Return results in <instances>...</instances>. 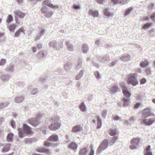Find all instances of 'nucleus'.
<instances>
[{
    "label": "nucleus",
    "instance_id": "nucleus-1",
    "mask_svg": "<svg viewBox=\"0 0 155 155\" xmlns=\"http://www.w3.org/2000/svg\"><path fill=\"white\" fill-rule=\"evenodd\" d=\"M51 120L53 124L49 126V128L51 130H55L60 127V124L58 122L59 121V118L58 117H53L51 119Z\"/></svg>",
    "mask_w": 155,
    "mask_h": 155
},
{
    "label": "nucleus",
    "instance_id": "nucleus-2",
    "mask_svg": "<svg viewBox=\"0 0 155 155\" xmlns=\"http://www.w3.org/2000/svg\"><path fill=\"white\" fill-rule=\"evenodd\" d=\"M23 130L19 129V136L20 137H24L25 134H30L31 133V129L30 127L26 124H24L23 127Z\"/></svg>",
    "mask_w": 155,
    "mask_h": 155
},
{
    "label": "nucleus",
    "instance_id": "nucleus-3",
    "mask_svg": "<svg viewBox=\"0 0 155 155\" xmlns=\"http://www.w3.org/2000/svg\"><path fill=\"white\" fill-rule=\"evenodd\" d=\"M127 81L128 84H131L134 86L138 84V82L137 79V74H129L128 75Z\"/></svg>",
    "mask_w": 155,
    "mask_h": 155
},
{
    "label": "nucleus",
    "instance_id": "nucleus-4",
    "mask_svg": "<svg viewBox=\"0 0 155 155\" xmlns=\"http://www.w3.org/2000/svg\"><path fill=\"white\" fill-rule=\"evenodd\" d=\"M154 116V114L151 112V109L149 108H145L142 111V117L144 118Z\"/></svg>",
    "mask_w": 155,
    "mask_h": 155
},
{
    "label": "nucleus",
    "instance_id": "nucleus-5",
    "mask_svg": "<svg viewBox=\"0 0 155 155\" xmlns=\"http://www.w3.org/2000/svg\"><path fill=\"white\" fill-rule=\"evenodd\" d=\"M140 139L139 137L134 138L132 139L131 141V145L130 146V148L131 149H135L139 144Z\"/></svg>",
    "mask_w": 155,
    "mask_h": 155
},
{
    "label": "nucleus",
    "instance_id": "nucleus-6",
    "mask_svg": "<svg viewBox=\"0 0 155 155\" xmlns=\"http://www.w3.org/2000/svg\"><path fill=\"white\" fill-rule=\"evenodd\" d=\"M155 121L154 118H150L147 119L145 118L141 120V122L143 124L147 126H150L152 125Z\"/></svg>",
    "mask_w": 155,
    "mask_h": 155
},
{
    "label": "nucleus",
    "instance_id": "nucleus-7",
    "mask_svg": "<svg viewBox=\"0 0 155 155\" xmlns=\"http://www.w3.org/2000/svg\"><path fill=\"white\" fill-rule=\"evenodd\" d=\"M108 140L106 139L104 140L102 143L99 147L98 149V151L100 153L101 151L106 149L107 147Z\"/></svg>",
    "mask_w": 155,
    "mask_h": 155
},
{
    "label": "nucleus",
    "instance_id": "nucleus-8",
    "mask_svg": "<svg viewBox=\"0 0 155 155\" xmlns=\"http://www.w3.org/2000/svg\"><path fill=\"white\" fill-rule=\"evenodd\" d=\"M14 13L15 15V18L16 23H17V17H18L20 18H23L25 16V14L20 11H17L14 12Z\"/></svg>",
    "mask_w": 155,
    "mask_h": 155
},
{
    "label": "nucleus",
    "instance_id": "nucleus-9",
    "mask_svg": "<svg viewBox=\"0 0 155 155\" xmlns=\"http://www.w3.org/2000/svg\"><path fill=\"white\" fill-rule=\"evenodd\" d=\"M27 123H28L33 126H36L38 122L37 119L34 118H31L27 120Z\"/></svg>",
    "mask_w": 155,
    "mask_h": 155
},
{
    "label": "nucleus",
    "instance_id": "nucleus-10",
    "mask_svg": "<svg viewBox=\"0 0 155 155\" xmlns=\"http://www.w3.org/2000/svg\"><path fill=\"white\" fill-rule=\"evenodd\" d=\"M82 128L79 125H76L74 126L72 130V132L76 133L82 130Z\"/></svg>",
    "mask_w": 155,
    "mask_h": 155
},
{
    "label": "nucleus",
    "instance_id": "nucleus-11",
    "mask_svg": "<svg viewBox=\"0 0 155 155\" xmlns=\"http://www.w3.org/2000/svg\"><path fill=\"white\" fill-rule=\"evenodd\" d=\"M43 5H47L48 6L53 8H55L58 7L56 5H54L51 3L48 0H45L43 2Z\"/></svg>",
    "mask_w": 155,
    "mask_h": 155
},
{
    "label": "nucleus",
    "instance_id": "nucleus-12",
    "mask_svg": "<svg viewBox=\"0 0 155 155\" xmlns=\"http://www.w3.org/2000/svg\"><path fill=\"white\" fill-rule=\"evenodd\" d=\"M150 146L149 145L144 149V155H153L150 151Z\"/></svg>",
    "mask_w": 155,
    "mask_h": 155
},
{
    "label": "nucleus",
    "instance_id": "nucleus-13",
    "mask_svg": "<svg viewBox=\"0 0 155 155\" xmlns=\"http://www.w3.org/2000/svg\"><path fill=\"white\" fill-rule=\"evenodd\" d=\"M10 147V145L7 144L5 145L2 150V151L3 153H5L8 151Z\"/></svg>",
    "mask_w": 155,
    "mask_h": 155
},
{
    "label": "nucleus",
    "instance_id": "nucleus-14",
    "mask_svg": "<svg viewBox=\"0 0 155 155\" xmlns=\"http://www.w3.org/2000/svg\"><path fill=\"white\" fill-rule=\"evenodd\" d=\"M149 62L147 60H145L144 61H141L140 64V66L142 67H146L148 65Z\"/></svg>",
    "mask_w": 155,
    "mask_h": 155
},
{
    "label": "nucleus",
    "instance_id": "nucleus-15",
    "mask_svg": "<svg viewBox=\"0 0 155 155\" xmlns=\"http://www.w3.org/2000/svg\"><path fill=\"white\" fill-rule=\"evenodd\" d=\"M116 129H110L108 132L109 134L111 136L116 135L117 133Z\"/></svg>",
    "mask_w": 155,
    "mask_h": 155
},
{
    "label": "nucleus",
    "instance_id": "nucleus-16",
    "mask_svg": "<svg viewBox=\"0 0 155 155\" xmlns=\"http://www.w3.org/2000/svg\"><path fill=\"white\" fill-rule=\"evenodd\" d=\"M36 151L40 152H44L47 153L49 152V150L48 149H45L43 148H39L37 149Z\"/></svg>",
    "mask_w": 155,
    "mask_h": 155
},
{
    "label": "nucleus",
    "instance_id": "nucleus-17",
    "mask_svg": "<svg viewBox=\"0 0 155 155\" xmlns=\"http://www.w3.org/2000/svg\"><path fill=\"white\" fill-rule=\"evenodd\" d=\"M58 139V136L56 135H53L49 138V140L51 141H57Z\"/></svg>",
    "mask_w": 155,
    "mask_h": 155
},
{
    "label": "nucleus",
    "instance_id": "nucleus-18",
    "mask_svg": "<svg viewBox=\"0 0 155 155\" xmlns=\"http://www.w3.org/2000/svg\"><path fill=\"white\" fill-rule=\"evenodd\" d=\"M16 25L15 24H12L10 25L8 27V28L10 31H14L16 28Z\"/></svg>",
    "mask_w": 155,
    "mask_h": 155
},
{
    "label": "nucleus",
    "instance_id": "nucleus-19",
    "mask_svg": "<svg viewBox=\"0 0 155 155\" xmlns=\"http://www.w3.org/2000/svg\"><path fill=\"white\" fill-rule=\"evenodd\" d=\"M87 152V149L86 148H84L80 150L79 154V155H85Z\"/></svg>",
    "mask_w": 155,
    "mask_h": 155
},
{
    "label": "nucleus",
    "instance_id": "nucleus-20",
    "mask_svg": "<svg viewBox=\"0 0 155 155\" xmlns=\"http://www.w3.org/2000/svg\"><path fill=\"white\" fill-rule=\"evenodd\" d=\"M13 136V134L12 133L9 134L7 137V140L8 142L12 141V138Z\"/></svg>",
    "mask_w": 155,
    "mask_h": 155
},
{
    "label": "nucleus",
    "instance_id": "nucleus-21",
    "mask_svg": "<svg viewBox=\"0 0 155 155\" xmlns=\"http://www.w3.org/2000/svg\"><path fill=\"white\" fill-rule=\"evenodd\" d=\"M24 31L23 28L22 27H21L19 28L15 33V36L16 37H18L19 35L20 34Z\"/></svg>",
    "mask_w": 155,
    "mask_h": 155
},
{
    "label": "nucleus",
    "instance_id": "nucleus-22",
    "mask_svg": "<svg viewBox=\"0 0 155 155\" xmlns=\"http://www.w3.org/2000/svg\"><path fill=\"white\" fill-rule=\"evenodd\" d=\"M89 14L94 17H97L98 15V13L97 12L93 11L92 10H90L89 11Z\"/></svg>",
    "mask_w": 155,
    "mask_h": 155
},
{
    "label": "nucleus",
    "instance_id": "nucleus-23",
    "mask_svg": "<svg viewBox=\"0 0 155 155\" xmlns=\"http://www.w3.org/2000/svg\"><path fill=\"white\" fill-rule=\"evenodd\" d=\"M69 147L71 149L75 150L77 148V145L74 142H72L70 144Z\"/></svg>",
    "mask_w": 155,
    "mask_h": 155
},
{
    "label": "nucleus",
    "instance_id": "nucleus-24",
    "mask_svg": "<svg viewBox=\"0 0 155 155\" xmlns=\"http://www.w3.org/2000/svg\"><path fill=\"white\" fill-rule=\"evenodd\" d=\"M12 20H13V18H12V16L10 15H8V17H7V20H6L7 23H8V24H9L12 21Z\"/></svg>",
    "mask_w": 155,
    "mask_h": 155
},
{
    "label": "nucleus",
    "instance_id": "nucleus-25",
    "mask_svg": "<svg viewBox=\"0 0 155 155\" xmlns=\"http://www.w3.org/2000/svg\"><path fill=\"white\" fill-rule=\"evenodd\" d=\"M152 24L151 23H147L145 25L142 27V28L144 29H146L148 28H149L151 26Z\"/></svg>",
    "mask_w": 155,
    "mask_h": 155
},
{
    "label": "nucleus",
    "instance_id": "nucleus-26",
    "mask_svg": "<svg viewBox=\"0 0 155 155\" xmlns=\"http://www.w3.org/2000/svg\"><path fill=\"white\" fill-rule=\"evenodd\" d=\"M118 88L116 86H114L111 88V91L113 92H116L118 90Z\"/></svg>",
    "mask_w": 155,
    "mask_h": 155
},
{
    "label": "nucleus",
    "instance_id": "nucleus-27",
    "mask_svg": "<svg viewBox=\"0 0 155 155\" xmlns=\"http://www.w3.org/2000/svg\"><path fill=\"white\" fill-rule=\"evenodd\" d=\"M104 13L106 15L108 16H111L112 15L111 14L108 12V10L107 9H105L104 10Z\"/></svg>",
    "mask_w": 155,
    "mask_h": 155
},
{
    "label": "nucleus",
    "instance_id": "nucleus-28",
    "mask_svg": "<svg viewBox=\"0 0 155 155\" xmlns=\"http://www.w3.org/2000/svg\"><path fill=\"white\" fill-rule=\"evenodd\" d=\"M90 148H91V150L90 151L88 155H93L94 153V151L92 145H91L90 146Z\"/></svg>",
    "mask_w": 155,
    "mask_h": 155
},
{
    "label": "nucleus",
    "instance_id": "nucleus-29",
    "mask_svg": "<svg viewBox=\"0 0 155 155\" xmlns=\"http://www.w3.org/2000/svg\"><path fill=\"white\" fill-rule=\"evenodd\" d=\"M124 85H124V84H121V86L123 89V93L124 95L125 96L126 95V90L125 88H124V87H125L124 86Z\"/></svg>",
    "mask_w": 155,
    "mask_h": 155
},
{
    "label": "nucleus",
    "instance_id": "nucleus-30",
    "mask_svg": "<svg viewBox=\"0 0 155 155\" xmlns=\"http://www.w3.org/2000/svg\"><path fill=\"white\" fill-rule=\"evenodd\" d=\"M80 108L83 111H84L85 110L86 107L83 103H81L80 106Z\"/></svg>",
    "mask_w": 155,
    "mask_h": 155
},
{
    "label": "nucleus",
    "instance_id": "nucleus-31",
    "mask_svg": "<svg viewBox=\"0 0 155 155\" xmlns=\"http://www.w3.org/2000/svg\"><path fill=\"white\" fill-rule=\"evenodd\" d=\"M6 62L5 60L4 59H2L0 61V65H2L4 64Z\"/></svg>",
    "mask_w": 155,
    "mask_h": 155
},
{
    "label": "nucleus",
    "instance_id": "nucleus-32",
    "mask_svg": "<svg viewBox=\"0 0 155 155\" xmlns=\"http://www.w3.org/2000/svg\"><path fill=\"white\" fill-rule=\"evenodd\" d=\"M133 8H128L127 10V15L129 14L132 11Z\"/></svg>",
    "mask_w": 155,
    "mask_h": 155
},
{
    "label": "nucleus",
    "instance_id": "nucleus-33",
    "mask_svg": "<svg viewBox=\"0 0 155 155\" xmlns=\"http://www.w3.org/2000/svg\"><path fill=\"white\" fill-rule=\"evenodd\" d=\"M146 82V80L145 79L143 78L141 79L140 80V84H143Z\"/></svg>",
    "mask_w": 155,
    "mask_h": 155
},
{
    "label": "nucleus",
    "instance_id": "nucleus-34",
    "mask_svg": "<svg viewBox=\"0 0 155 155\" xmlns=\"http://www.w3.org/2000/svg\"><path fill=\"white\" fill-rule=\"evenodd\" d=\"M151 18L153 21H155V13H153L151 16Z\"/></svg>",
    "mask_w": 155,
    "mask_h": 155
},
{
    "label": "nucleus",
    "instance_id": "nucleus-35",
    "mask_svg": "<svg viewBox=\"0 0 155 155\" xmlns=\"http://www.w3.org/2000/svg\"><path fill=\"white\" fill-rule=\"evenodd\" d=\"M120 118L117 116H115L113 118V120H119Z\"/></svg>",
    "mask_w": 155,
    "mask_h": 155
},
{
    "label": "nucleus",
    "instance_id": "nucleus-36",
    "mask_svg": "<svg viewBox=\"0 0 155 155\" xmlns=\"http://www.w3.org/2000/svg\"><path fill=\"white\" fill-rule=\"evenodd\" d=\"M101 126V123L100 121H99L97 123V127L98 128H100Z\"/></svg>",
    "mask_w": 155,
    "mask_h": 155
},
{
    "label": "nucleus",
    "instance_id": "nucleus-37",
    "mask_svg": "<svg viewBox=\"0 0 155 155\" xmlns=\"http://www.w3.org/2000/svg\"><path fill=\"white\" fill-rule=\"evenodd\" d=\"M50 145V143L47 141H45L44 143V145L45 146L48 147Z\"/></svg>",
    "mask_w": 155,
    "mask_h": 155
},
{
    "label": "nucleus",
    "instance_id": "nucleus-38",
    "mask_svg": "<svg viewBox=\"0 0 155 155\" xmlns=\"http://www.w3.org/2000/svg\"><path fill=\"white\" fill-rule=\"evenodd\" d=\"M73 7L75 9H78L80 8L79 5H73Z\"/></svg>",
    "mask_w": 155,
    "mask_h": 155
},
{
    "label": "nucleus",
    "instance_id": "nucleus-39",
    "mask_svg": "<svg viewBox=\"0 0 155 155\" xmlns=\"http://www.w3.org/2000/svg\"><path fill=\"white\" fill-rule=\"evenodd\" d=\"M140 103H137L135 104L134 107L135 108H138V107H139L140 106Z\"/></svg>",
    "mask_w": 155,
    "mask_h": 155
},
{
    "label": "nucleus",
    "instance_id": "nucleus-40",
    "mask_svg": "<svg viewBox=\"0 0 155 155\" xmlns=\"http://www.w3.org/2000/svg\"><path fill=\"white\" fill-rule=\"evenodd\" d=\"M11 124L12 127L14 128L15 127V122L14 121H12L11 122Z\"/></svg>",
    "mask_w": 155,
    "mask_h": 155
},
{
    "label": "nucleus",
    "instance_id": "nucleus-41",
    "mask_svg": "<svg viewBox=\"0 0 155 155\" xmlns=\"http://www.w3.org/2000/svg\"><path fill=\"white\" fill-rule=\"evenodd\" d=\"M112 2L114 4H117L118 2V0H112Z\"/></svg>",
    "mask_w": 155,
    "mask_h": 155
},
{
    "label": "nucleus",
    "instance_id": "nucleus-42",
    "mask_svg": "<svg viewBox=\"0 0 155 155\" xmlns=\"http://www.w3.org/2000/svg\"><path fill=\"white\" fill-rule=\"evenodd\" d=\"M106 114V112L105 110L103 111L102 112V115L103 116H105Z\"/></svg>",
    "mask_w": 155,
    "mask_h": 155
},
{
    "label": "nucleus",
    "instance_id": "nucleus-43",
    "mask_svg": "<svg viewBox=\"0 0 155 155\" xmlns=\"http://www.w3.org/2000/svg\"><path fill=\"white\" fill-rule=\"evenodd\" d=\"M146 73H147L148 74H150V69H147L146 70Z\"/></svg>",
    "mask_w": 155,
    "mask_h": 155
},
{
    "label": "nucleus",
    "instance_id": "nucleus-44",
    "mask_svg": "<svg viewBox=\"0 0 155 155\" xmlns=\"http://www.w3.org/2000/svg\"><path fill=\"white\" fill-rule=\"evenodd\" d=\"M127 97H129L130 96V93L127 91Z\"/></svg>",
    "mask_w": 155,
    "mask_h": 155
},
{
    "label": "nucleus",
    "instance_id": "nucleus-45",
    "mask_svg": "<svg viewBox=\"0 0 155 155\" xmlns=\"http://www.w3.org/2000/svg\"><path fill=\"white\" fill-rule=\"evenodd\" d=\"M117 138H116L115 139H113L112 141H111V142L112 143V144L111 145H113L114 143H115V141L116 140H117Z\"/></svg>",
    "mask_w": 155,
    "mask_h": 155
},
{
    "label": "nucleus",
    "instance_id": "nucleus-46",
    "mask_svg": "<svg viewBox=\"0 0 155 155\" xmlns=\"http://www.w3.org/2000/svg\"><path fill=\"white\" fill-rule=\"evenodd\" d=\"M105 0H97V2L100 4L102 3Z\"/></svg>",
    "mask_w": 155,
    "mask_h": 155
},
{
    "label": "nucleus",
    "instance_id": "nucleus-47",
    "mask_svg": "<svg viewBox=\"0 0 155 155\" xmlns=\"http://www.w3.org/2000/svg\"><path fill=\"white\" fill-rule=\"evenodd\" d=\"M32 50L33 52H35L36 51V48H32Z\"/></svg>",
    "mask_w": 155,
    "mask_h": 155
},
{
    "label": "nucleus",
    "instance_id": "nucleus-48",
    "mask_svg": "<svg viewBox=\"0 0 155 155\" xmlns=\"http://www.w3.org/2000/svg\"><path fill=\"white\" fill-rule=\"evenodd\" d=\"M148 19V18H147V17H146V18H143V21H145L146 20H147Z\"/></svg>",
    "mask_w": 155,
    "mask_h": 155
},
{
    "label": "nucleus",
    "instance_id": "nucleus-49",
    "mask_svg": "<svg viewBox=\"0 0 155 155\" xmlns=\"http://www.w3.org/2000/svg\"><path fill=\"white\" fill-rule=\"evenodd\" d=\"M100 74H98L97 76V78H100Z\"/></svg>",
    "mask_w": 155,
    "mask_h": 155
},
{
    "label": "nucleus",
    "instance_id": "nucleus-50",
    "mask_svg": "<svg viewBox=\"0 0 155 155\" xmlns=\"http://www.w3.org/2000/svg\"><path fill=\"white\" fill-rule=\"evenodd\" d=\"M37 47H39L40 48H41V45H37Z\"/></svg>",
    "mask_w": 155,
    "mask_h": 155
},
{
    "label": "nucleus",
    "instance_id": "nucleus-51",
    "mask_svg": "<svg viewBox=\"0 0 155 155\" xmlns=\"http://www.w3.org/2000/svg\"><path fill=\"white\" fill-rule=\"evenodd\" d=\"M22 0H18V2H20L22 1Z\"/></svg>",
    "mask_w": 155,
    "mask_h": 155
},
{
    "label": "nucleus",
    "instance_id": "nucleus-52",
    "mask_svg": "<svg viewBox=\"0 0 155 155\" xmlns=\"http://www.w3.org/2000/svg\"><path fill=\"white\" fill-rule=\"evenodd\" d=\"M153 102L154 103H155V99H154L153 100Z\"/></svg>",
    "mask_w": 155,
    "mask_h": 155
},
{
    "label": "nucleus",
    "instance_id": "nucleus-53",
    "mask_svg": "<svg viewBox=\"0 0 155 155\" xmlns=\"http://www.w3.org/2000/svg\"><path fill=\"white\" fill-rule=\"evenodd\" d=\"M128 102H129V100L128 101L127 100V101H126V102H127V103Z\"/></svg>",
    "mask_w": 155,
    "mask_h": 155
},
{
    "label": "nucleus",
    "instance_id": "nucleus-54",
    "mask_svg": "<svg viewBox=\"0 0 155 155\" xmlns=\"http://www.w3.org/2000/svg\"><path fill=\"white\" fill-rule=\"evenodd\" d=\"M124 103H125V102L126 101V100L125 98L124 99Z\"/></svg>",
    "mask_w": 155,
    "mask_h": 155
},
{
    "label": "nucleus",
    "instance_id": "nucleus-55",
    "mask_svg": "<svg viewBox=\"0 0 155 155\" xmlns=\"http://www.w3.org/2000/svg\"><path fill=\"white\" fill-rule=\"evenodd\" d=\"M2 19L1 18H0V23L2 22Z\"/></svg>",
    "mask_w": 155,
    "mask_h": 155
},
{
    "label": "nucleus",
    "instance_id": "nucleus-56",
    "mask_svg": "<svg viewBox=\"0 0 155 155\" xmlns=\"http://www.w3.org/2000/svg\"><path fill=\"white\" fill-rule=\"evenodd\" d=\"M41 11H42L43 12H45L43 11V9H42V10H41Z\"/></svg>",
    "mask_w": 155,
    "mask_h": 155
},
{
    "label": "nucleus",
    "instance_id": "nucleus-57",
    "mask_svg": "<svg viewBox=\"0 0 155 155\" xmlns=\"http://www.w3.org/2000/svg\"><path fill=\"white\" fill-rule=\"evenodd\" d=\"M76 79H77V80H78V79H79V78H78V76H77V77H76Z\"/></svg>",
    "mask_w": 155,
    "mask_h": 155
},
{
    "label": "nucleus",
    "instance_id": "nucleus-58",
    "mask_svg": "<svg viewBox=\"0 0 155 155\" xmlns=\"http://www.w3.org/2000/svg\"><path fill=\"white\" fill-rule=\"evenodd\" d=\"M2 144L1 143H0V147L2 146Z\"/></svg>",
    "mask_w": 155,
    "mask_h": 155
},
{
    "label": "nucleus",
    "instance_id": "nucleus-59",
    "mask_svg": "<svg viewBox=\"0 0 155 155\" xmlns=\"http://www.w3.org/2000/svg\"><path fill=\"white\" fill-rule=\"evenodd\" d=\"M16 114H15V115H14V117H16Z\"/></svg>",
    "mask_w": 155,
    "mask_h": 155
},
{
    "label": "nucleus",
    "instance_id": "nucleus-60",
    "mask_svg": "<svg viewBox=\"0 0 155 155\" xmlns=\"http://www.w3.org/2000/svg\"><path fill=\"white\" fill-rule=\"evenodd\" d=\"M16 114H15V115H14V117H16Z\"/></svg>",
    "mask_w": 155,
    "mask_h": 155
},
{
    "label": "nucleus",
    "instance_id": "nucleus-61",
    "mask_svg": "<svg viewBox=\"0 0 155 155\" xmlns=\"http://www.w3.org/2000/svg\"><path fill=\"white\" fill-rule=\"evenodd\" d=\"M154 65H155V61L154 62Z\"/></svg>",
    "mask_w": 155,
    "mask_h": 155
},
{
    "label": "nucleus",
    "instance_id": "nucleus-62",
    "mask_svg": "<svg viewBox=\"0 0 155 155\" xmlns=\"http://www.w3.org/2000/svg\"><path fill=\"white\" fill-rule=\"evenodd\" d=\"M33 155H38V154H34Z\"/></svg>",
    "mask_w": 155,
    "mask_h": 155
},
{
    "label": "nucleus",
    "instance_id": "nucleus-63",
    "mask_svg": "<svg viewBox=\"0 0 155 155\" xmlns=\"http://www.w3.org/2000/svg\"><path fill=\"white\" fill-rule=\"evenodd\" d=\"M126 14V12L124 13V14Z\"/></svg>",
    "mask_w": 155,
    "mask_h": 155
}]
</instances>
